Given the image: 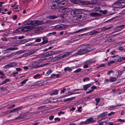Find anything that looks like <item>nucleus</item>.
Masks as SVG:
<instances>
[{"label":"nucleus","instance_id":"338daca9","mask_svg":"<svg viewBox=\"0 0 125 125\" xmlns=\"http://www.w3.org/2000/svg\"><path fill=\"white\" fill-rule=\"evenodd\" d=\"M119 50L121 51H122L124 50V49L123 48V47L122 46L120 47L119 48Z\"/></svg>","mask_w":125,"mask_h":125},{"label":"nucleus","instance_id":"f8f14e48","mask_svg":"<svg viewBox=\"0 0 125 125\" xmlns=\"http://www.w3.org/2000/svg\"><path fill=\"white\" fill-rule=\"evenodd\" d=\"M72 52H67L64 53V54H62V55L60 54L61 59L67 57L70 55L71 54Z\"/></svg>","mask_w":125,"mask_h":125},{"label":"nucleus","instance_id":"0e129e2a","mask_svg":"<svg viewBox=\"0 0 125 125\" xmlns=\"http://www.w3.org/2000/svg\"><path fill=\"white\" fill-rule=\"evenodd\" d=\"M121 14H122V15H123L125 14V9L123 10L122 11L121 13Z\"/></svg>","mask_w":125,"mask_h":125},{"label":"nucleus","instance_id":"1a4fd4ad","mask_svg":"<svg viewBox=\"0 0 125 125\" xmlns=\"http://www.w3.org/2000/svg\"><path fill=\"white\" fill-rule=\"evenodd\" d=\"M125 26V25H122L119 26H117L115 28V30H116V32L120 31L123 29Z\"/></svg>","mask_w":125,"mask_h":125},{"label":"nucleus","instance_id":"a18cd8bd","mask_svg":"<svg viewBox=\"0 0 125 125\" xmlns=\"http://www.w3.org/2000/svg\"><path fill=\"white\" fill-rule=\"evenodd\" d=\"M10 50H17L18 49V48L17 47H13V48H10Z\"/></svg>","mask_w":125,"mask_h":125},{"label":"nucleus","instance_id":"393cba45","mask_svg":"<svg viewBox=\"0 0 125 125\" xmlns=\"http://www.w3.org/2000/svg\"><path fill=\"white\" fill-rule=\"evenodd\" d=\"M107 112H105L104 113H103L99 115V117H105L107 115Z\"/></svg>","mask_w":125,"mask_h":125},{"label":"nucleus","instance_id":"7c9ffc66","mask_svg":"<svg viewBox=\"0 0 125 125\" xmlns=\"http://www.w3.org/2000/svg\"><path fill=\"white\" fill-rule=\"evenodd\" d=\"M64 70L65 71H66L68 70L69 72H70L72 71V69L70 68L69 67H67L65 68H64Z\"/></svg>","mask_w":125,"mask_h":125},{"label":"nucleus","instance_id":"8fccbe9b","mask_svg":"<svg viewBox=\"0 0 125 125\" xmlns=\"http://www.w3.org/2000/svg\"><path fill=\"white\" fill-rule=\"evenodd\" d=\"M86 80L89 81V79L88 77L84 78L83 79V81L84 82H85Z\"/></svg>","mask_w":125,"mask_h":125},{"label":"nucleus","instance_id":"20e7f679","mask_svg":"<svg viewBox=\"0 0 125 125\" xmlns=\"http://www.w3.org/2000/svg\"><path fill=\"white\" fill-rule=\"evenodd\" d=\"M83 16L79 15L78 16H75L72 18V21L74 23L79 22L83 19Z\"/></svg>","mask_w":125,"mask_h":125},{"label":"nucleus","instance_id":"a211bd4d","mask_svg":"<svg viewBox=\"0 0 125 125\" xmlns=\"http://www.w3.org/2000/svg\"><path fill=\"white\" fill-rule=\"evenodd\" d=\"M90 15L92 17H96L99 16V14L96 12H92L90 14Z\"/></svg>","mask_w":125,"mask_h":125},{"label":"nucleus","instance_id":"0eeeda50","mask_svg":"<svg viewBox=\"0 0 125 125\" xmlns=\"http://www.w3.org/2000/svg\"><path fill=\"white\" fill-rule=\"evenodd\" d=\"M38 62L35 61L33 62L32 63L29 65V66L31 69L37 68H38Z\"/></svg>","mask_w":125,"mask_h":125},{"label":"nucleus","instance_id":"603ef678","mask_svg":"<svg viewBox=\"0 0 125 125\" xmlns=\"http://www.w3.org/2000/svg\"><path fill=\"white\" fill-rule=\"evenodd\" d=\"M41 38H37L35 40V42H40L41 41Z\"/></svg>","mask_w":125,"mask_h":125},{"label":"nucleus","instance_id":"bb28decb","mask_svg":"<svg viewBox=\"0 0 125 125\" xmlns=\"http://www.w3.org/2000/svg\"><path fill=\"white\" fill-rule=\"evenodd\" d=\"M71 2L73 3L76 4L78 2V1H81V0H70Z\"/></svg>","mask_w":125,"mask_h":125},{"label":"nucleus","instance_id":"4c0bfd02","mask_svg":"<svg viewBox=\"0 0 125 125\" xmlns=\"http://www.w3.org/2000/svg\"><path fill=\"white\" fill-rule=\"evenodd\" d=\"M75 11L76 15L81 13V11L79 10L76 9H75Z\"/></svg>","mask_w":125,"mask_h":125},{"label":"nucleus","instance_id":"2eb2a0df","mask_svg":"<svg viewBox=\"0 0 125 125\" xmlns=\"http://www.w3.org/2000/svg\"><path fill=\"white\" fill-rule=\"evenodd\" d=\"M99 32L95 30L92 31L90 32V35H94Z\"/></svg>","mask_w":125,"mask_h":125},{"label":"nucleus","instance_id":"bf43d9fd","mask_svg":"<svg viewBox=\"0 0 125 125\" xmlns=\"http://www.w3.org/2000/svg\"><path fill=\"white\" fill-rule=\"evenodd\" d=\"M45 65H46V64H42L38 65V68L40 67H42Z\"/></svg>","mask_w":125,"mask_h":125},{"label":"nucleus","instance_id":"58836bf2","mask_svg":"<svg viewBox=\"0 0 125 125\" xmlns=\"http://www.w3.org/2000/svg\"><path fill=\"white\" fill-rule=\"evenodd\" d=\"M40 76V74H39L38 73L36 75H34V78L35 79H37L38 78V77Z\"/></svg>","mask_w":125,"mask_h":125},{"label":"nucleus","instance_id":"de8ad7c7","mask_svg":"<svg viewBox=\"0 0 125 125\" xmlns=\"http://www.w3.org/2000/svg\"><path fill=\"white\" fill-rule=\"evenodd\" d=\"M40 60L41 61H46V58H45V56L40 59Z\"/></svg>","mask_w":125,"mask_h":125},{"label":"nucleus","instance_id":"49530a36","mask_svg":"<svg viewBox=\"0 0 125 125\" xmlns=\"http://www.w3.org/2000/svg\"><path fill=\"white\" fill-rule=\"evenodd\" d=\"M56 33V32L55 31L53 32H52L49 33H48V35H54Z\"/></svg>","mask_w":125,"mask_h":125},{"label":"nucleus","instance_id":"a878e982","mask_svg":"<svg viewBox=\"0 0 125 125\" xmlns=\"http://www.w3.org/2000/svg\"><path fill=\"white\" fill-rule=\"evenodd\" d=\"M51 7L52 9H56L58 8V7L56 4H53L51 6Z\"/></svg>","mask_w":125,"mask_h":125},{"label":"nucleus","instance_id":"7ed1b4c3","mask_svg":"<svg viewBox=\"0 0 125 125\" xmlns=\"http://www.w3.org/2000/svg\"><path fill=\"white\" fill-rule=\"evenodd\" d=\"M43 24V22L39 20H34L28 21L26 24L29 25L37 26Z\"/></svg>","mask_w":125,"mask_h":125},{"label":"nucleus","instance_id":"6e6d98bb","mask_svg":"<svg viewBox=\"0 0 125 125\" xmlns=\"http://www.w3.org/2000/svg\"><path fill=\"white\" fill-rule=\"evenodd\" d=\"M10 51V48H8L6 50H4V51L6 52H10V51Z\"/></svg>","mask_w":125,"mask_h":125},{"label":"nucleus","instance_id":"f257e3e1","mask_svg":"<svg viewBox=\"0 0 125 125\" xmlns=\"http://www.w3.org/2000/svg\"><path fill=\"white\" fill-rule=\"evenodd\" d=\"M82 47L83 48L81 49L80 50L77 52V54L79 55H81L89 52L92 50L90 48V47L87 45H82L78 48Z\"/></svg>","mask_w":125,"mask_h":125},{"label":"nucleus","instance_id":"c85d7f7f","mask_svg":"<svg viewBox=\"0 0 125 125\" xmlns=\"http://www.w3.org/2000/svg\"><path fill=\"white\" fill-rule=\"evenodd\" d=\"M52 58V56L50 55H48L45 56V58L46 60H49Z\"/></svg>","mask_w":125,"mask_h":125},{"label":"nucleus","instance_id":"864d4df0","mask_svg":"<svg viewBox=\"0 0 125 125\" xmlns=\"http://www.w3.org/2000/svg\"><path fill=\"white\" fill-rule=\"evenodd\" d=\"M82 107L81 106H80L78 107V111L79 112H81L82 110L81 109H82Z\"/></svg>","mask_w":125,"mask_h":125},{"label":"nucleus","instance_id":"4468645a","mask_svg":"<svg viewBox=\"0 0 125 125\" xmlns=\"http://www.w3.org/2000/svg\"><path fill=\"white\" fill-rule=\"evenodd\" d=\"M91 86L90 84H88L84 85L83 86V90L85 91L88 88L90 87Z\"/></svg>","mask_w":125,"mask_h":125},{"label":"nucleus","instance_id":"09e8293b","mask_svg":"<svg viewBox=\"0 0 125 125\" xmlns=\"http://www.w3.org/2000/svg\"><path fill=\"white\" fill-rule=\"evenodd\" d=\"M52 72L51 70H49L46 73V74H51Z\"/></svg>","mask_w":125,"mask_h":125},{"label":"nucleus","instance_id":"2f4dec72","mask_svg":"<svg viewBox=\"0 0 125 125\" xmlns=\"http://www.w3.org/2000/svg\"><path fill=\"white\" fill-rule=\"evenodd\" d=\"M71 14L72 15H76L75 9L71 11Z\"/></svg>","mask_w":125,"mask_h":125},{"label":"nucleus","instance_id":"3c124183","mask_svg":"<svg viewBox=\"0 0 125 125\" xmlns=\"http://www.w3.org/2000/svg\"><path fill=\"white\" fill-rule=\"evenodd\" d=\"M1 39L3 41H7V40L6 38L4 37L1 38Z\"/></svg>","mask_w":125,"mask_h":125},{"label":"nucleus","instance_id":"473e14b6","mask_svg":"<svg viewBox=\"0 0 125 125\" xmlns=\"http://www.w3.org/2000/svg\"><path fill=\"white\" fill-rule=\"evenodd\" d=\"M28 80V79H26L24 80L23 81H22L21 82V83L22 84L21 85V86H23V84H25L26 82Z\"/></svg>","mask_w":125,"mask_h":125},{"label":"nucleus","instance_id":"412c9836","mask_svg":"<svg viewBox=\"0 0 125 125\" xmlns=\"http://www.w3.org/2000/svg\"><path fill=\"white\" fill-rule=\"evenodd\" d=\"M46 53H47V54L48 55H54L57 53V52L56 51H50Z\"/></svg>","mask_w":125,"mask_h":125},{"label":"nucleus","instance_id":"f704fd0d","mask_svg":"<svg viewBox=\"0 0 125 125\" xmlns=\"http://www.w3.org/2000/svg\"><path fill=\"white\" fill-rule=\"evenodd\" d=\"M43 41L42 42V44H45L48 42V41L46 40H44L43 38H42Z\"/></svg>","mask_w":125,"mask_h":125},{"label":"nucleus","instance_id":"c03bdc74","mask_svg":"<svg viewBox=\"0 0 125 125\" xmlns=\"http://www.w3.org/2000/svg\"><path fill=\"white\" fill-rule=\"evenodd\" d=\"M82 70L81 69L79 68L76 70L74 71V73H78L80 72Z\"/></svg>","mask_w":125,"mask_h":125},{"label":"nucleus","instance_id":"e433bc0d","mask_svg":"<svg viewBox=\"0 0 125 125\" xmlns=\"http://www.w3.org/2000/svg\"><path fill=\"white\" fill-rule=\"evenodd\" d=\"M125 60V57H123L122 58H120L119 59H118L117 60V61H116V62H120L122 61V60Z\"/></svg>","mask_w":125,"mask_h":125},{"label":"nucleus","instance_id":"c9c22d12","mask_svg":"<svg viewBox=\"0 0 125 125\" xmlns=\"http://www.w3.org/2000/svg\"><path fill=\"white\" fill-rule=\"evenodd\" d=\"M117 72L118 74L117 75V77H118L119 76H120L122 75L123 72H122V73H121V71L119 70L117 71Z\"/></svg>","mask_w":125,"mask_h":125},{"label":"nucleus","instance_id":"6e6552de","mask_svg":"<svg viewBox=\"0 0 125 125\" xmlns=\"http://www.w3.org/2000/svg\"><path fill=\"white\" fill-rule=\"evenodd\" d=\"M17 65L16 63L14 62H13L8 64L3 67L4 69H7L9 67H12L16 66Z\"/></svg>","mask_w":125,"mask_h":125},{"label":"nucleus","instance_id":"4be33fe9","mask_svg":"<svg viewBox=\"0 0 125 125\" xmlns=\"http://www.w3.org/2000/svg\"><path fill=\"white\" fill-rule=\"evenodd\" d=\"M47 80H46L45 81L43 80H42L41 81V83H39V85L38 86H42L46 84L47 83L46 82V83H44Z\"/></svg>","mask_w":125,"mask_h":125},{"label":"nucleus","instance_id":"5701e85b","mask_svg":"<svg viewBox=\"0 0 125 125\" xmlns=\"http://www.w3.org/2000/svg\"><path fill=\"white\" fill-rule=\"evenodd\" d=\"M94 62H93L92 60H90L86 61V63L87 64H92L93 63H94Z\"/></svg>","mask_w":125,"mask_h":125},{"label":"nucleus","instance_id":"4d7b16f0","mask_svg":"<svg viewBox=\"0 0 125 125\" xmlns=\"http://www.w3.org/2000/svg\"><path fill=\"white\" fill-rule=\"evenodd\" d=\"M60 5H65V2L63 1L59 3Z\"/></svg>","mask_w":125,"mask_h":125},{"label":"nucleus","instance_id":"423d86ee","mask_svg":"<svg viewBox=\"0 0 125 125\" xmlns=\"http://www.w3.org/2000/svg\"><path fill=\"white\" fill-rule=\"evenodd\" d=\"M70 9L63 7L60 8L58 9V11L60 12H65L68 13L70 11Z\"/></svg>","mask_w":125,"mask_h":125},{"label":"nucleus","instance_id":"f3484780","mask_svg":"<svg viewBox=\"0 0 125 125\" xmlns=\"http://www.w3.org/2000/svg\"><path fill=\"white\" fill-rule=\"evenodd\" d=\"M113 26H110L108 28H106L105 27H104L101 28V31H99V32H101L102 31H104L106 30H108L112 28L113 27Z\"/></svg>","mask_w":125,"mask_h":125},{"label":"nucleus","instance_id":"13d9d810","mask_svg":"<svg viewBox=\"0 0 125 125\" xmlns=\"http://www.w3.org/2000/svg\"><path fill=\"white\" fill-rule=\"evenodd\" d=\"M63 1V0H55V1L58 3H59Z\"/></svg>","mask_w":125,"mask_h":125},{"label":"nucleus","instance_id":"c756f323","mask_svg":"<svg viewBox=\"0 0 125 125\" xmlns=\"http://www.w3.org/2000/svg\"><path fill=\"white\" fill-rule=\"evenodd\" d=\"M61 17L62 18H66L67 16V15L66 14H62L60 15Z\"/></svg>","mask_w":125,"mask_h":125},{"label":"nucleus","instance_id":"f03ea898","mask_svg":"<svg viewBox=\"0 0 125 125\" xmlns=\"http://www.w3.org/2000/svg\"><path fill=\"white\" fill-rule=\"evenodd\" d=\"M34 27L32 26H27L23 28H20L16 29V31L19 32H26L29 31L34 29Z\"/></svg>","mask_w":125,"mask_h":125},{"label":"nucleus","instance_id":"774afa93","mask_svg":"<svg viewBox=\"0 0 125 125\" xmlns=\"http://www.w3.org/2000/svg\"><path fill=\"white\" fill-rule=\"evenodd\" d=\"M54 120L55 121H59L60 120V119L59 118H55Z\"/></svg>","mask_w":125,"mask_h":125},{"label":"nucleus","instance_id":"cd10ccee","mask_svg":"<svg viewBox=\"0 0 125 125\" xmlns=\"http://www.w3.org/2000/svg\"><path fill=\"white\" fill-rule=\"evenodd\" d=\"M49 19H54L57 18V16L54 15L49 16L48 17Z\"/></svg>","mask_w":125,"mask_h":125},{"label":"nucleus","instance_id":"69168bd1","mask_svg":"<svg viewBox=\"0 0 125 125\" xmlns=\"http://www.w3.org/2000/svg\"><path fill=\"white\" fill-rule=\"evenodd\" d=\"M55 76L56 77V78H58L60 77L61 76V75L60 74H55Z\"/></svg>","mask_w":125,"mask_h":125},{"label":"nucleus","instance_id":"ddd939ff","mask_svg":"<svg viewBox=\"0 0 125 125\" xmlns=\"http://www.w3.org/2000/svg\"><path fill=\"white\" fill-rule=\"evenodd\" d=\"M22 108V106L19 107L17 108H15L11 110L9 113H11L13 112L15 113L16 111L21 109Z\"/></svg>","mask_w":125,"mask_h":125},{"label":"nucleus","instance_id":"aec40b11","mask_svg":"<svg viewBox=\"0 0 125 125\" xmlns=\"http://www.w3.org/2000/svg\"><path fill=\"white\" fill-rule=\"evenodd\" d=\"M103 119H102L98 122V125H104V124L106 122V121H103Z\"/></svg>","mask_w":125,"mask_h":125},{"label":"nucleus","instance_id":"ea45409f","mask_svg":"<svg viewBox=\"0 0 125 125\" xmlns=\"http://www.w3.org/2000/svg\"><path fill=\"white\" fill-rule=\"evenodd\" d=\"M16 9H17L18 11L21 10V9L19 5L17 6L14 8Z\"/></svg>","mask_w":125,"mask_h":125},{"label":"nucleus","instance_id":"37998d69","mask_svg":"<svg viewBox=\"0 0 125 125\" xmlns=\"http://www.w3.org/2000/svg\"><path fill=\"white\" fill-rule=\"evenodd\" d=\"M115 62V61H110V62L108 63L107 64L108 66H110L111 64Z\"/></svg>","mask_w":125,"mask_h":125},{"label":"nucleus","instance_id":"6ab92c4d","mask_svg":"<svg viewBox=\"0 0 125 125\" xmlns=\"http://www.w3.org/2000/svg\"><path fill=\"white\" fill-rule=\"evenodd\" d=\"M37 50H31L29 52L27 53V54L28 56L36 52Z\"/></svg>","mask_w":125,"mask_h":125},{"label":"nucleus","instance_id":"79ce46f5","mask_svg":"<svg viewBox=\"0 0 125 125\" xmlns=\"http://www.w3.org/2000/svg\"><path fill=\"white\" fill-rule=\"evenodd\" d=\"M40 31V28H38L36 29L34 31L35 32H37Z\"/></svg>","mask_w":125,"mask_h":125},{"label":"nucleus","instance_id":"a19ab883","mask_svg":"<svg viewBox=\"0 0 125 125\" xmlns=\"http://www.w3.org/2000/svg\"><path fill=\"white\" fill-rule=\"evenodd\" d=\"M100 98L99 97L95 99L96 103H98L100 101Z\"/></svg>","mask_w":125,"mask_h":125},{"label":"nucleus","instance_id":"052dcab7","mask_svg":"<svg viewBox=\"0 0 125 125\" xmlns=\"http://www.w3.org/2000/svg\"><path fill=\"white\" fill-rule=\"evenodd\" d=\"M17 17V16L16 15H14L12 17V18L14 20H15L16 19Z\"/></svg>","mask_w":125,"mask_h":125},{"label":"nucleus","instance_id":"72a5a7b5","mask_svg":"<svg viewBox=\"0 0 125 125\" xmlns=\"http://www.w3.org/2000/svg\"><path fill=\"white\" fill-rule=\"evenodd\" d=\"M58 93V92L56 90L53 91L52 93L50 94L51 95L54 94H57Z\"/></svg>","mask_w":125,"mask_h":125},{"label":"nucleus","instance_id":"b1692460","mask_svg":"<svg viewBox=\"0 0 125 125\" xmlns=\"http://www.w3.org/2000/svg\"><path fill=\"white\" fill-rule=\"evenodd\" d=\"M117 80V78L116 77H111L110 78V81L111 82H115Z\"/></svg>","mask_w":125,"mask_h":125},{"label":"nucleus","instance_id":"9b49d317","mask_svg":"<svg viewBox=\"0 0 125 125\" xmlns=\"http://www.w3.org/2000/svg\"><path fill=\"white\" fill-rule=\"evenodd\" d=\"M60 59H61V55H59L55 57H53L51 59V60L52 61L55 62L59 60Z\"/></svg>","mask_w":125,"mask_h":125},{"label":"nucleus","instance_id":"680f3d73","mask_svg":"<svg viewBox=\"0 0 125 125\" xmlns=\"http://www.w3.org/2000/svg\"><path fill=\"white\" fill-rule=\"evenodd\" d=\"M64 112L60 111L58 113V115H60L61 114H64Z\"/></svg>","mask_w":125,"mask_h":125},{"label":"nucleus","instance_id":"5fc2aeb1","mask_svg":"<svg viewBox=\"0 0 125 125\" xmlns=\"http://www.w3.org/2000/svg\"><path fill=\"white\" fill-rule=\"evenodd\" d=\"M108 40L109 42H112L114 41V40L111 38H109L108 39Z\"/></svg>","mask_w":125,"mask_h":125},{"label":"nucleus","instance_id":"39448f33","mask_svg":"<svg viewBox=\"0 0 125 125\" xmlns=\"http://www.w3.org/2000/svg\"><path fill=\"white\" fill-rule=\"evenodd\" d=\"M124 2V0H118L115 3V7L116 8L120 7L122 6L121 3Z\"/></svg>","mask_w":125,"mask_h":125},{"label":"nucleus","instance_id":"e2e57ef3","mask_svg":"<svg viewBox=\"0 0 125 125\" xmlns=\"http://www.w3.org/2000/svg\"><path fill=\"white\" fill-rule=\"evenodd\" d=\"M118 121L119 122H125V121H124V120H123V119H118Z\"/></svg>","mask_w":125,"mask_h":125},{"label":"nucleus","instance_id":"9d476101","mask_svg":"<svg viewBox=\"0 0 125 125\" xmlns=\"http://www.w3.org/2000/svg\"><path fill=\"white\" fill-rule=\"evenodd\" d=\"M93 119V118H89L86 121L82 122V124H85L93 122H94Z\"/></svg>","mask_w":125,"mask_h":125},{"label":"nucleus","instance_id":"dca6fc26","mask_svg":"<svg viewBox=\"0 0 125 125\" xmlns=\"http://www.w3.org/2000/svg\"><path fill=\"white\" fill-rule=\"evenodd\" d=\"M66 27L62 25V26H59L58 27L56 26L55 28L57 30H63L65 28H66Z\"/></svg>","mask_w":125,"mask_h":125}]
</instances>
